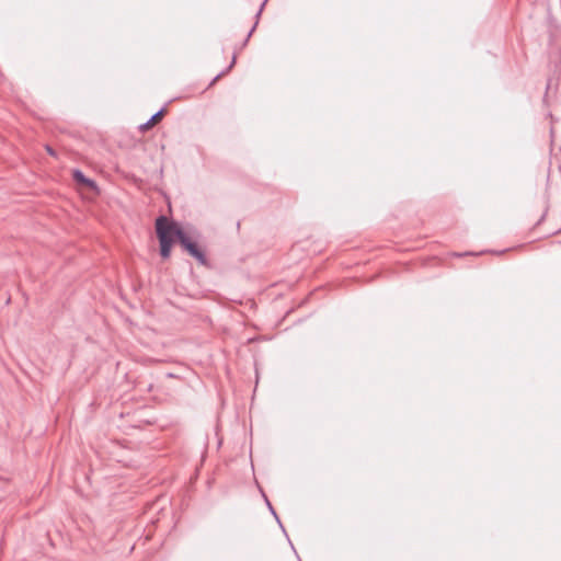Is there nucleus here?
<instances>
[{
    "instance_id": "f03ea898",
    "label": "nucleus",
    "mask_w": 561,
    "mask_h": 561,
    "mask_svg": "<svg viewBox=\"0 0 561 561\" xmlns=\"http://www.w3.org/2000/svg\"><path fill=\"white\" fill-rule=\"evenodd\" d=\"M180 237V244L183 250L186 251L192 257H194L199 264L206 265L207 257L205 251L195 241H193L187 233Z\"/></svg>"
},
{
    "instance_id": "f257e3e1",
    "label": "nucleus",
    "mask_w": 561,
    "mask_h": 561,
    "mask_svg": "<svg viewBox=\"0 0 561 561\" xmlns=\"http://www.w3.org/2000/svg\"><path fill=\"white\" fill-rule=\"evenodd\" d=\"M156 232L160 243V255L164 260L170 257L173 243L180 242V236L186 233L175 221L169 220L163 215L156 219Z\"/></svg>"
},
{
    "instance_id": "423d86ee",
    "label": "nucleus",
    "mask_w": 561,
    "mask_h": 561,
    "mask_svg": "<svg viewBox=\"0 0 561 561\" xmlns=\"http://www.w3.org/2000/svg\"><path fill=\"white\" fill-rule=\"evenodd\" d=\"M234 62H236V56H233V57H232V60H231L230 65H229L225 70L220 71V72H219V73H218V75H217V76L211 80V82H210V84H209V85H213L216 81H218V79H219L220 77H222V76H225L226 73H228V72L232 69V67H233Z\"/></svg>"
},
{
    "instance_id": "6e6552de",
    "label": "nucleus",
    "mask_w": 561,
    "mask_h": 561,
    "mask_svg": "<svg viewBox=\"0 0 561 561\" xmlns=\"http://www.w3.org/2000/svg\"><path fill=\"white\" fill-rule=\"evenodd\" d=\"M264 499H265V502H266V505L270 510V512L275 516V518L277 519V522H279L278 517H277V514L275 512V510L273 508L271 502L268 501V499L264 495Z\"/></svg>"
},
{
    "instance_id": "1a4fd4ad",
    "label": "nucleus",
    "mask_w": 561,
    "mask_h": 561,
    "mask_svg": "<svg viewBox=\"0 0 561 561\" xmlns=\"http://www.w3.org/2000/svg\"><path fill=\"white\" fill-rule=\"evenodd\" d=\"M47 152H48L49 154H51V156H54V154H55V151H54L50 147H47Z\"/></svg>"
},
{
    "instance_id": "0eeeda50",
    "label": "nucleus",
    "mask_w": 561,
    "mask_h": 561,
    "mask_svg": "<svg viewBox=\"0 0 561 561\" xmlns=\"http://www.w3.org/2000/svg\"><path fill=\"white\" fill-rule=\"evenodd\" d=\"M234 62H236V56H233V57H232V60H231L230 65H229L225 70L220 71V72H219V73H218V75H217V76L211 80V82H210V84H209V85H213L216 81H218V79H219L220 77H222V76H225L226 73H228V72L232 69V67H233Z\"/></svg>"
},
{
    "instance_id": "7ed1b4c3",
    "label": "nucleus",
    "mask_w": 561,
    "mask_h": 561,
    "mask_svg": "<svg viewBox=\"0 0 561 561\" xmlns=\"http://www.w3.org/2000/svg\"><path fill=\"white\" fill-rule=\"evenodd\" d=\"M72 178L78 184L85 186L92 191H98V185H96L95 181H93L90 178H87L81 170H79V169L73 170Z\"/></svg>"
},
{
    "instance_id": "20e7f679",
    "label": "nucleus",
    "mask_w": 561,
    "mask_h": 561,
    "mask_svg": "<svg viewBox=\"0 0 561 561\" xmlns=\"http://www.w3.org/2000/svg\"><path fill=\"white\" fill-rule=\"evenodd\" d=\"M164 107L160 108L158 112H156L146 123L141 124L139 126V129L141 131L148 130L151 127H153L164 115Z\"/></svg>"
},
{
    "instance_id": "9d476101",
    "label": "nucleus",
    "mask_w": 561,
    "mask_h": 561,
    "mask_svg": "<svg viewBox=\"0 0 561 561\" xmlns=\"http://www.w3.org/2000/svg\"><path fill=\"white\" fill-rule=\"evenodd\" d=\"M468 253H463V255H467ZM455 256H462L461 253H455Z\"/></svg>"
},
{
    "instance_id": "39448f33",
    "label": "nucleus",
    "mask_w": 561,
    "mask_h": 561,
    "mask_svg": "<svg viewBox=\"0 0 561 561\" xmlns=\"http://www.w3.org/2000/svg\"><path fill=\"white\" fill-rule=\"evenodd\" d=\"M266 2H267V0H263V2L261 3V5H260V8H259L257 12L255 13V23H254V25L252 26V28L249 31V33H248V35H247V38H245V41H244V43H243V45H245V44L248 43L249 38L251 37L252 33L254 32L255 27L257 26V24H259V20H260V16H261V14H262V12H263V9H264V7H265Z\"/></svg>"
}]
</instances>
